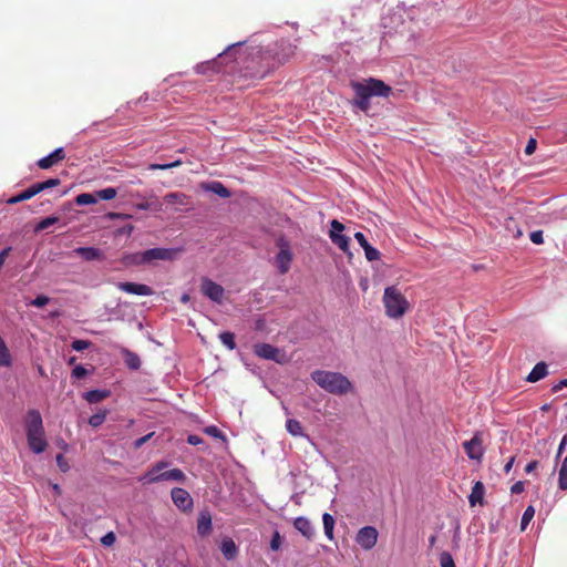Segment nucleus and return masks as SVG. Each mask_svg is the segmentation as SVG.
<instances>
[{"instance_id":"1","label":"nucleus","mask_w":567,"mask_h":567,"mask_svg":"<svg viewBox=\"0 0 567 567\" xmlns=\"http://www.w3.org/2000/svg\"><path fill=\"white\" fill-rule=\"evenodd\" d=\"M241 44V42H238L228 45L224 52L218 54V59L224 61L229 56H234V61L237 64H244V75L250 79H264L271 70L277 68L270 49L254 48L249 56L244 59L240 53Z\"/></svg>"},{"instance_id":"2","label":"nucleus","mask_w":567,"mask_h":567,"mask_svg":"<svg viewBox=\"0 0 567 567\" xmlns=\"http://www.w3.org/2000/svg\"><path fill=\"white\" fill-rule=\"evenodd\" d=\"M350 87L354 93L353 100L351 101L352 105L364 113H368L370 110V100L372 97H389L392 93V87L390 85L375 78H368L362 81H351Z\"/></svg>"},{"instance_id":"3","label":"nucleus","mask_w":567,"mask_h":567,"mask_svg":"<svg viewBox=\"0 0 567 567\" xmlns=\"http://www.w3.org/2000/svg\"><path fill=\"white\" fill-rule=\"evenodd\" d=\"M310 377L316 384L330 394L344 395L353 389L351 381L340 372L315 370Z\"/></svg>"},{"instance_id":"4","label":"nucleus","mask_w":567,"mask_h":567,"mask_svg":"<svg viewBox=\"0 0 567 567\" xmlns=\"http://www.w3.org/2000/svg\"><path fill=\"white\" fill-rule=\"evenodd\" d=\"M383 303L386 316L393 319L403 317L410 308L408 299L394 286L385 288Z\"/></svg>"},{"instance_id":"5","label":"nucleus","mask_w":567,"mask_h":567,"mask_svg":"<svg viewBox=\"0 0 567 567\" xmlns=\"http://www.w3.org/2000/svg\"><path fill=\"white\" fill-rule=\"evenodd\" d=\"M276 246L279 251L275 256V266L280 275H286L290 270L293 260L291 245L286 237L280 236L276 240Z\"/></svg>"},{"instance_id":"6","label":"nucleus","mask_w":567,"mask_h":567,"mask_svg":"<svg viewBox=\"0 0 567 567\" xmlns=\"http://www.w3.org/2000/svg\"><path fill=\"white\" fill-rule=\"evenodd\" d=\"M463 449L470 460L481 462L484 456L483 436L476 432L468 441L463 442Z\"/></svg>"},{"instance_id":"7","label":"nucleus","mask_w":567,"mask_h":567,"mask_svg":"<svg viewBox=\"0 0 567 567\" xmlns=\"http://www.w3.org/2000/svg\"><path fill=\"white\" fill-rule=\"evenodd\" d=\"M270 50L272 51L274 60L278 68L279 65L288 62L295 55L296 45L291 44L289 41L281 40Z\"/></svg>"},{"instance_id":"8","label":"nucleus","mask_w":567,"mask_h":567,"mask_svg":"<svg viewBox=\"0 0 567 567\" xmlns=\"http://www.w3.org/2000/svg\"><path fill=\"white\" fill-rule=\"evenodd\" d=\"M331 229H330V239L331 241L337 245L343 252L350 254V238L346 235H341L340 233L344 230V225L340 223L337 219H333L331 221Z\"/></svg>"},{"instance_id":"9","label":"nucleus","mask_w":567,"mask_h":567,"mask_svg":"<svg viewBox=\"0 0 567 567\" xmlns=\"http://www.w3.org/2000/svg\"><path fill=\"white\" fill-rule=\"evenodd\" d=\"M378 536L379 533L375 527L364 526L357 533L355 542L362 549L370 550L375 546Z\"/></svg>"},{"instance_id":"10","label":"nucleus","mask_w":567,"mask_h":567,"mask_svg":"<svg viewBox=\"0 0 567 567\" xmlns=\"http://www.w3.org/2000/svg\"><path fill=\"white\" fill-rule=\"evenodd\" d=\"M200 291L204 296L217 303H221L225 295V289L208 278L202 279Z\"/></svg>"},{"instance_id":"11","label":"nucleus","mask_w":567,"mask_h":567,"mask_svg":"<svg viewBox=\"0 0 567 567\" xmlns=\"http://www.w3.org/2000/svg\"><path fill=\"white\" fill-rule=\"evenodd\" d=\"M174 505L182 512H190L194 506L190 494L181 487H174L171 492Z\"/></svg>"},{"instance_id":"12","label":"nucleus","mask_w":567,"mask_h":567,"mask_svg":"<svg viewBox=\"0 0 567 567\" xmlns=\"http://www.w3.org/2000/svg\"><path fill=\"white\" fill-rule=\"evenodd\" d=\"M24 431L25 434L44 431L42 415L39 410L31 409L27 412L24 417Z\"/></svg>"},{"instance_id":"13","label":"nucleus","mask_w":567,"mask_h":567,"mask_svg":"<svg viewBox=\"0 0 567 567\" xmlns=\"http://www.w3.org/2000/svg\"><path fill=\"white\" fill-rule=\"evenodd\" d=\"M27 441L30 450L35 454L43 453L48 447V441L45 439V431L28 433Z\"/></svg>"},{"instance_id":"14","label":"nucleus","mask_w":567,"mask_h":567,"mask_svg":"<svg viewBox=\"0 0 567 567\" xmlns=\"http://www.w3.org/2000/svg\"><path fill=\"white\" fill-rule=\"evenodd\" d=\"M116 287L118 290L131 295L152 296L154 293V290L150 286L144 284L117 282Z\"/></svg>"},{"instance_id":"15","label":"nucleus","mask_w":567,"mask_h":567,"mask_svg":"<svg viewBox=\"0 0 567 567\" xmlns=\"http://www.w3.org/2000/svg\"><path fill=\"white\" fill-rule=\"evenodd\" d=\"M143 252L146 265H150L155 260H172L175 256V251L167 248H152Z\"/></svg>"},{"instance_id":"16","label":"nucleus","mask_w":567,"mask_h":567,"mask_svg":"<svg viewBox=\"0 0 567 567\" xmlns=\"http://www.w3.org/2000/svg\"><path fill=\"white\" fill-rule=\"evenodd\" d=\"M65 156H66V154L64 152V148L63 147H58L52 153H50L49 155L40 158L37 162V165L41 169H49L52 166L56 165L58 163L62 162L65 158Z\"/></svg>"},{"instance_id":"17","label":"nucleus","mask_w":567,"mask_h":567,"mask_svg":"<svg viewBox=\"0 0 567 567\" xmlns=\"http://www.w3.org/2000/svg\"><path fill=\"white\" fill-rule=\"evenodd\" d=\"M254 352L259 358L278 361L279 350L269 343L255 344Z\"/></svg>"},{"instance_id":"18","label":"nucleus","mask_w":567,"mask_h":567,"mask_svg":"<svg viewBox=\"0 0 567 567\" xmlns=\"http://www.w3.org/2000/svg\"><path fill=\"white\" fill-rule=\"evenodd\" d=\"M295 528L308 540H312L315 537V528L307 517H297L293 522Z\"/></svg>"},{"instance_id":"19","label":"nucleus","mask_w":567,"mask_h":567,"mask_svg":"<svg viewBox=\"0 0 567 567\" xmlns=\"http://www.w3.org/2000/svg\"><path fill=\"white\" fill-rule=\"evenodd\" d=\"M73 252L86 261L104 259L103 251L95 247H78L73 250Z\"/></svg>"},{"instance_id":"20","label":"nucleus","mask_w":567,"mask_h":567,"mask_svg":"<svg viewBox=\"0 0 567 567\" xmlns=\"http://www.w3.org/2000/svg\"><path fill=\"white\" fill-rule=\"evenodd\" d=\"M484 484L481 481L475 482L474 486L472 487V492L468 496L470 505L472 507H474L476 504L484 505Z\"/></svg>"},{"instance_id":"21","label":"nucleus","mask_w":567,"mask_h":567,"mask_svg":"<svg viewBox=\"0 0 567 567\" xmlns=\"http://www.w3.org/2000/svg\"><path fill=\"white\" fill-rule=\"evenodd\" d=\"M166 467H167L166 462H163V461L157 462L145 473V475L140 481H143L145 483L161 482V478H156V477H158V474H161L163 472V470Z\"/></svg>"},{"instance_id":"22","label":"nucleus","mask_w":567,"mask_h":567,"mask_svg":"<svg viewBox=\"0 0 567 567\" xmlns=\"http://www.w3.org/2000/svg\"><path fill=\"white\" fill-rule=\"evenodd\" d=\"M212 532V516L209 513H200L197 520V533L200 536H207Z\"/></svg>"},{"instance_id":"23","label":"nucleus","mask_w":567,"mask_h":567,"mask_svg":"<svg viewBox=\"0 0 567 567\" xmlns=\"http://www.w3.org/2000/svg\"><path fill=\"white\" fill-rule=\"evenodd\" d=\"M547 364L545 362H538L527 377L528 382H537L547 375Z\"/></svg>"},{"instance_id":"24","label":"nucleus","mask_w":567,"mask_h":567,"mask_svg":"<svg viewBox=\"0 0 567 567\" xmlns=\"http://www.w3.org/2000/svg\"><path fill=\"white\" fill-rule=\"evenodd\" d=\"M161 478V482L163 481H176V482H184L186 480V475L184 472L179 468H173L169 471H164L161 474H158V477Z\"/></svg>"},{"instance_id":"25","label":"nucleus","mask_w":567,"mask_h":567,"mask_svg":"<svg viewBox=\"0 0 567 567\" xmlns=\"http://www.w3.org/2000/svg\"><path fill=\"white\" fill-rule=\"evenodd\" d=\"M164 202L169 205L186 206L188 205V196L178 192L168 193L164 196Z\"/></svg>"},{"instance_id":"26","label":"nucleus","mask_w":567,"mask_h":567,"mask_svg":"<svg viewBox=\"0 0 567 567\" xmlns=\"http://www.w3.org/2000/svg\"><path fill=\"white\" fill-rule=\"evenodd\" d=\"M122 261L126 266L146 265L143 251L124 255Z\"/></svg>"},{"instance_id":"27","label":"nucleus","mask_w":567,"mask_h":567,"mask_svg":"<svg viewBox=\"0 0 567 567\" xmlns=\"http://www.w3.org/2000/svg\"><path fill=\"white\" fill-rule=\"evenodd\" d=\"M205 189L213 192L221 198H228L230 196L229 189L220 182H212L205 185Z\"/></svg>"},{"instance_id":"28","label":"nucleus","mask_w":567,"mask_h":567,"mask_svg":"<svg viewBox=\"0 0 567 567\" xmlns=\"http://www.w3.org/2000/svg\"><path fill=\"white\" fill-rule=\"evenodd\" d=\"M221 553L226 559H233L236 557L238 549L233 539H225L221 544Z\"/></svg>"},{"instance_id":"29","label":"nucleus","mask_w":567,"mask_h":567,"mask_svg":"<svg viewBox=\"0 0 567 567\" xmlns=\"http://www.w3.org/2000/svg\"><path fill=\"white\" fill-rule=\"evenodd\" d=\"M208 71L219 72L220 71L219 61L218 60L207 61V62L200 63L196 66V72L198 74H206Z\"/></svg>"},{"instance_id":"30","label":"nucleus","mask_w":567,"mask_h":567,"mask_svg":"<svg viewBox=\"0 0 567 567\" xmlns=\"http://www.w3.org/2000/svg\"><path fill=\"white\" fill-rule=\"evenodd\" d=\"M322 522H323V529L326 536L332 540L333 539V528H334V518L329 513H324L322 515Z\"/></svg>"},{"instance_id":"31","label":"nucleus","mask_w":567,"mask_h":567,"mask_svg":"<svg viewBox=\"0 0 567 567\" xmlns=\"http://www.w3.org/2000/svg\"><path fill=\"white\" fill-rule=\"evenodd\" d=\"M286 429L293 436H305L302 425L298 420L289 419L286 422Z\"/></svg>"},{"instance_id":"32","label":"nucleus","mask_w":567,"mask_h":567,"mask_svg":"<svg viewBox=\"0 0 567 567\" xmlns=\"http://www.w3.org/2000/svg\"><path fill=\"white\" fill-rule=\"evenodd\" d=\"M11 355L9 349L0 336V367H10L11 365Z\"/></svg>"},{"instance_id":"33","label":"nucleus","mask_w":567,"mask_h":567,"mask_svg":"<svg viewBox=\"0 0 567 567\" xmlns=\"http://www.w3.org/2000/svg\"><path fill=\"white\" fill-rule=\"evenodd\" d=\"M109 396L107 391L91 390L85 393L84 398L89 403H99Z\"/></svg>"},{"instance_id":"34","label":"nucleus","mask_w":567,"mask_h":567,"mask_svg":"<svg viewBox=\"0 0 567 567\" xmlns=\"http://www.w3.org/2000/svg\"><path fill=\"white\" fill-rule=\"evenodd\" d=\"M125 363L130 369L137 370L141 367V359L136 353L126 351L125 352Z\"/></svg>"},{"instance_id":"35","label":"nucleus","mask_w":567,"mask_h":567,"mask_svg":"<svg viewBox=\"0 0 567 567\" xmlns=\"http://www.w3.org/2000/svg\"><path fill=\"white\" fill-rule=\"evenodd\" d=\"M558 486L561 491H567V456L564 458L559 470Z\"/></svg>"},{"instance_id":"36","label":"nucleus","mask_w":567,"mask_h":567,"mask_svg":"<svg viewBox=\"0 0 567 567\" xmlns=\"http://www.w3.org/2000/svg\"><path fill=\"white\" fill-rule=\"evenodd\" d=\"M219 339H220L221 343L225 347H227L229 350H234L236 348L234 333H231L229 331L221 332L219 334Z\"/></svg>"},{"instance_id":"37","label":"nucleus","mask_w":567,"mask_h":567,"mask_svg":"<svg viewBox=\"0 0 567 567\" xmlns=\"http://www.w3.org/2000/svg\"><path fill=\"white\" fill-rule=\"evenodd\" d=\"M59 221V217L56 216H49L41 221H39L34 228L35 231H42L48 229L50 226L56 224Z\"/></svg>"},{"instance_id":"38","label":"nucleus","mask_w":567,"mask_h":567,"mask_svg":"<svg viewBox=\"0 0 567 567\" xmlns=\"http://www.w3.org/2000/svg\"><path fill=\"white\" fill-rule=\"evenodd\" d=\"M106 414H107L106 410H103V411H100V412L93 414L89 419V424L93 427H97V426L102 425L106 419Z\"/></svg>"},{"instance_id":"39","label":"nucleus","mask_w":567,"mask_h":567,"mask_svg":"<svg viewBox=\"0 0 567 567\" xmlns=\"http://www.w3.org/2000/svg\"><path fill=\"white\" fill-rule=\"evenodd\" d=\"M534 515H535V509H534V507L532 505H529L525 509V512L523 514V517H522V522H520V529L522 530L526 529L527 525L530 523V520L533 519Z\"/></svg>"},{"instance_id":"40","label":"nucleus","mask_w":567,"mask_h":567,"mask_svg":"<svg viewBox=\"0 0 567 567\" xmlns=\"http://www.w3.org/2000/svg\"><path fill=\"white\" fill-rule=\"evenodd\" d=\"M181 165H182V161L177 159V161L168 163V164H150L148 169L150 171H166L169 168L178 167Z\"/></svg>"},{"instance_id":"41","label":"nucleus","mask_w":567,"mask_h":567,"mask_svg":"<svg viewBox=\"0 0 567 567\" xmlns=\"http://www.w3.org/2000/svg\"><path fill=\"white\" fill-rule=\"evenodd\" d=\"M116 194L117 192L113 187L103 188L96 193L97 197L102 200H111L116 197Z\"/></svg>"},{"instance_id":"42","label":"nucleus","mask_w":567,"mask_h":567,"mask_svg":"<svg viewBox=\"0 0 567 567\" xmlns=\"http://www.w3.org/2000/svg\"><path fill=\"white\" fill-rule=\"evenodd\" d=\"M75 202L78 205H91L96 203V198L89 193H83L76 196Z\"/></svg>"},{"instance_id":"43","label":"nucleus","mask_w":567,"mask_h":567,"mask_svg":"<svg viewBox=\"0 0 567 567\" xmlns=\"http://www.w3.org/2000/svg\"><path fill=\"white\" fill-rule=\"evenodd\" d=\"M441 567H456L452 555L447 551H443L440 555Z\"/></svg>"},{"instance_id":"44","label":"nucleus","mask_w":567,"mask_h":567,"mask_svg":"<svg viewBox=\"0 0 567 567\" xmlns=\"http://www.w3.org/2000/svg\"><path fill=\"white\" fill-rule=\"evenodd\" d=\"M363 250H364V254H365V258L369 261H374V260H378L380 258V251L378 249H375L374 247H372L371 245L365 247Z\"/></svg>"},{"instance_id":"45","label":"nucleus","mask_w":567,"mask_h":567,"mask_svg":"<svg viewBox=\"0 0 567 567\" xmlns=\"http://www.w3.org/2000/svg\"><path fill=\"white\" fill-rule=\"evenodd\" d=\"M31 199L27 193V190H23L22 193L16 195V196H12L10 197L7 203L9 205H14V204H18V203H21V202H24V200H29Z\"/></svg>"},{"instance_id":"46","label":"nucleus","mask_w":567,"mask_h":567,"mask_svg":"<svg viewBox=\"0 0 567 567\" xmlns=\"http://www.w3.org/2000/svg\"><path fill=\"white\" fill-rule=\"evenodd\" d=\"M50 301V298L44 295H39L37 298L30 301V305L37 308H42L45 305H48Z\"/></svg>"},{"instance_id":"47","label":"nucleus","mask_w":567,"mask_h":567,"mask_svg":"<svg viewBox=\"0 0 567 567\" xmlns=\"http://www.w3.org/2000/svg\"><path fill=\"white\" fill-rule=\"evenodd\" d=\"M204 432L216 439H225L223 432L215 425L206 426Z\"/></svg>"},{"instance_id":"48","label":"nucleus","mask_w":567,"mask_h":567,"mask_svg":"<svg viewBox=\"0 0 567 567\" xmlns=\"http://www.w3.org/2000/svg\"><path fill=\"white\" fill-rule=\"evenodd\" d=\"M91 346V342L87 340H74L71 344L72 349L75 351H83Z\"/></svg>"},{"instance_id":"49","label":"nucleus","mask_w":567,"mask_h":567,"mask_svg":"<svg viewBox=\"0 0 567 567\" xmlns=\"http://www.w3.org/2000/svg\"><path fill=\"white\" fill-rule=\"evenodd\" d=\"M115 540H116V536L113 532H109L101 538L102 545L106 546V547L114 545Z\"/></svg>"},{"instance_id":"50","label":"nucleus","mask_w":567,"mask_h":567,"mask_svg":"<svg viewBox=\"0 0 567 567\" xmlns=\"http://www.w3.org/2000/svg\"><path fill=\"white\" fill-rule=\"evenodd\" d=\"M55 460H56V464H58L59 468L62 472L65 473L70 470V465L62 454H58Z\"/></svg>"},{"instance_id":"51","label":"nucleus","mask_w":567,"mask_h":567,"mask_svg":"<svg viewBox=\"0 0 567 567\" xmlns=\"http://www.w3.org/2000/svg\"><path fill=\"white\" fill-rule=\"evenodd\" d=\"M40 184L42 186V190H45L59 186L61 184V181L59 178H50L48 181L40 182Z\"/></svg>"},{"instance_id":"52","label":"nucleus","mask_w":567,"mask_h":567,"mask_svg":"<svg viewBox=\"0 0 567 567\" xmlns=\"http://www.w3.org/2000/svg\"><path fill=\"white\" fill-rule=\"evenodd\" d=\"M86 374H87V371H86V369H85L83 365H76V367L72 370V377H74L75 379H82V378H84Z\"/></svg>"},{"instance_id":"53","label":"nucleus","mask_w":567,"mask_h":567,"mask_svg":"<svg viewBox=\"0 0 567 567\" xmlns=\"http://www.w3.org/2000/svg\"><path fill=\"white\" fill-rule=\"evenodd\" d=\"M29 197L32 198L33 196L38 195L39 193L43 192L42 186L40 183H35L31 185L29 188L25 189Z\"/></svg>"},{"instance_id":"54","label":"nucleus","mask_w":567,"mask_h":567,"mask_svg":"<svg viewBox=\"0 0 567 567\" xmlns=\"http://www.w3.org/2000/svg\"><path fill=\"white\" fill-rule=\"evenodd\" d=\"M529 238H530L532 243H534L536 245H540L544 243V237H543L542 230H535V231L530 233Z\"/></svg>"},{"instance_id":"55","label":"nucleus","mask_w":567,"mask_h":567,"mask_svg":"<svg viewBox=\"0 0 567 567\" xmlns=\"http://www.w3.org/2000/svg\"><path fill=\"white\" fill-rule=\"evenodd\" d=\"M281 545V538L278 532H276L270 540V548L272 550H278Z\"/></svg>"},{"instance_id":"56","label":"nucleus","mask_w":567,"mask_h":567,"mask_svg":"<svg viewBox=\"0 0 567 567\" xmlns=\"http://www.w3.org/2000/svg\"><path fill=\"white\" fill-rule=\"evenodd\" d=\"M354 238L363 249L370 245L365 236L361 231L355 233Z\"/></svg>"},{"instance_id":"57","label":"nucleus","mask_w":567,"mask_h":567,"mask_svg":"<svg viewBox=\"0 0 567 567\" xmlns=\"http://www.w3.org/2000/svg\"><path fill=\"white\" fill-rule=\"evenodd\" d=\"M154 433H148L140 439H137L135 442H134V447L135 449H140L142 447L152 436H153Z\"/></svg>"},{"instance_id":"58","label":"nucleus","mask_w":567,"mask_h":567,"mask_svg":"<svg viewBox=\"0 0 567 567\" xmlns=\"http://www.w3.org/2000/svg\"><path fill=\"white\" fill-rule=\"evenodd\" d=\"M536 146H537L536 140L530 138V140L527 142V145H526V147H525V154H526V155H532V154L535 152Z\"/></svg>"},{"instance_id":"59","label":"nucleus","mask_w":567,"mask_h":567,"mask_svg":"<svg viewBox=\"0 0 567 567\" xmlns=\"http://www.w3.org/2000/svg\"><path fill=\"white\" fill-rule=\"evenodd\" d=\"M511 492L513 494H520V493H523L524 492V483L522 481L516 482L515 484L512 485Z\"/></svg>"},{"instance_id":"60","label":"nucleus","mask_w":567,"mask_h":567,"mask_svg":"<svg viewBox=\"0 0 567 567\" xmlns=\"http://www.w3.org/2000/svg\"><path fill=\"white\" fill-rule=\"evenodd\" d=\"M187 443L190 444V445H198V444L203 443V439L200 436H198V435L190 434L187 437Z\"/></svg>"},{"instance_id":"61","label":"nucleus","mask_w":567,"mask_h":567,"mask_svg":"<svg viewBox=\"0 0 567 567\" xmlns=\"http://www.w3.org/2000/svg\"><path fill=\"white\" fill-rule=\"evenodd\" d=\"M567 444V434H565L559 443V446H558V451H557V456L556 458H559L561 453L564 452L565 450V446Z\"/></svg>"},{"instance_id":"62","label":"nucleus","mask_w":567,"mask_h":567,"mask_svg":"<svg viewBox=\"0 0 567 567\" xmlns=\"http://www.w3.org/2000/svg\"><path fill=\"white\" fill-rule=\"evenodd\" d=\"M564 386H567V379H564L561 381H559L557 384H555L551 389L553 392H558L559 390H561Z\"/></svg>"},{"instance_id":"63","label":"nucleus","mask_w":567,"mask_h":567,"mask_svg":"<svg viewBox=\"0 0 567 567\" xmlns=\"http://www.w3.org/2000/svg\"><path fill=\"white\" fill-rule=\"evenodd\" d=\"M514 462H515V456H512V457L509 458V461L505 464V466H504V472H505L506 474H508V473L512 471L513 465H514Z\"/></svg>"},{"instance_id":"64","label":"nucleus","mask_w":567,"mask_h":567,"mask_svg":"<svg viewBox=\"0 0 567 567\" xmlns=\"http://www.w3.org/2000/svg\"><path fill=\"white\" fill-rule=\"evenodd\" d=\"M537 465H538V462H537V461H532V462H529V463L526 465L525 471H526L527 473H532V472L537 467Z\"/></svg>"}]
</instances>
